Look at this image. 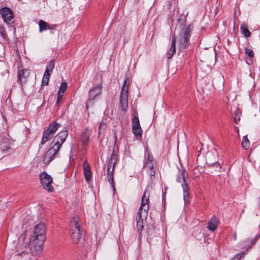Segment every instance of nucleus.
Returning a JSON list of instances; mask_svg holds the SVG:
<instances>
[{
  "instance_id": "obj_1",
  "label": "nucleus",
  "mask_w": 260,
  "mask_h": 260,
  "mask_svg": "<svg viewBox=\"0 0 260 260\" xmlns=\"http://www.w3.org/2000/svg\"><path fill=\"white\" fill-rule=\"evenodd\" d=\"M68 133L66 130L60 132L53 139V145L45 153L44 156V162L45 164H49L54 158L55 155L58 152L62 144L65 141Z\"/></svg>"
},
{
  "instance_id": "obj_2",
  "label": "nucleus",
  "mask_w": 260,
  "mask_h": 260,
  "mask_svg": "<svg viewBox=\"0 0 260 260\" xmlns=\"http://www.w3.org/2000/svg\"><path fill=\"white\" fill-rule=\"evenodd\" d=\"M150 192L146 188L142 198L141 205L136 216L137 228L139 231L143 229L144 221L148 215Z\"/></svg>"
},
{
  "instance_id": "obj_3",
  "label": "nucleus",
  "mask_w": 260,
  "mask_h": 260,
  "mask_svg": "<svg viewBox=\"0 0 260 260\" xmlns=\"http://www.w3.org/2000/svg\"><path fill=\"white\" fill-rule=\"evenodd\" d=\"M46 239V226L43 223L35 225L29 238L30 243L43 244Z\"/></svg>"
},
{
  "instance_id": "obj_4",
  "label": "nucleus",
  "mask_w": 260,
  "mask_h": 260,
  "mask_svg": "<svg viewBox=\"0 0 260 260\" xmlns=\"http://www.w3.org/2000/svg\"><path fill=\"white\" fill-rule=\"evenodd\" d=\"M79 221V217H74L71 220L70 224V232L72 238L75 243L79 242L80 239L82 237Z\"/></svg>"
},
{
  "instance_id": "obj_5",
  "label": "nucleus",
  "mask_w": 260,
  "mask_h": 260,
  "mask_svg": "<svg viewBox=\"0 0 260 260\" xmlns=\"http://www.w3.org/2000/svg\"><path fill=\"white\" fill-rule=\"evenodd\" d=\"M128 82L129 79L128 78H126L123 84V86L122 87L120 102V106L121 109L126 112L128 109Z\"/></svg>"
},
{
  "instance_id": "obj_6",
  "label": "nucleus",
  "mask_w": 260,
  "mask_h": 260,
  "mask_svg": "<svg viewBox=\"0 0 260 260\" xmlns=\"http://www.w3.org/2000/svg\"><path fill=\"white\" fill-rule=\"evenodd\" d=\"M192 29V26L189 24L185 28H184L181 31L178 40V45L180 49L185 48L187 45L190 37V32Z\"/></svg>"
},
{
  "instance_id": "obj_7",
  "label": "nucleus",
  "mask_w": 260,
  "mask_h": 260,
  "mask_svg": "<svg viewBox=\"0 0 260 260\" xmlns=\"http://www.w3.org/2000/svg\"><path fill=\"white\" fill-rule=\"evenodd\" d=\"M117 156L115 154H112L111 157V158L108 162V180L111 184L114 191L115 190V187L114 185V179L113 174L115 168V165L117 161Z\"/></svg>"
},
{
  "instance_id": "obj_8",
  "label": "nucleus",
  "mask_w": 260,
  "mask_h": 260,
  "mask_svg": "<svg viewBox=\"0 0 260 260\" xmlns=\"http://www.w3.org/2000/svg\"><path fill=\"white\" fill-rule=\"evenodd\" d=\"M40 178L41 183L43 188L48 191L49 192H52L54 190V188L52 185V178L48 175L47 173L44 172L40 174Z\"/></svg>"
},
{
  "instance_id": "obj_9",
  "label": "nucleus",
  "mask_w": 260,
  "mask_h": 260,
  "mask_svg": "<svg viewBox=\"0 0 260 260\" xmlns=\"http://www.w3.org/2000/svg\"><path fill=\"white\" fill-rule=\"evenodd\" d=\"M188 173L185 170H182L180 171L178 175L177 181L182 184L183 192L184 197L187 196L188 192Z\"/></svg>"
},
{
  "instance_id": "obj_10",
  "label": "nucleus",
  "mask_w": 260,
  "mask_h": 260,
  "mask_svg": "<svg viewBox=\"0 0 260 260\" xmlns=\"http://www.w3.org/2000/svg\"><path fill=\"white\" fill-rule=\"evenodd\" d=\"M133 133L138 138L142 137V129L140 126V121L138 118V113L135 111L133 113V118L132 119Z\"/></svg>"
},
{
  "instance_id": "obj_11",
  "label": "nucleus",
  "mask_w": 260,
  "mask_h": 260,
  "mask_svg": "<svg viewBox=\"0 0 260 260\" xmlns=\"http://www.w3.org/2000/svg\"><path fill=\"white\" fill-rule=\"evenodd\" d=\"M155 164L156 163L153 159V156L148 154L147 161L145 162L144 167L147 170H149V174L151 176H154L155 174V171L154 170Z\"/></svg>"
},
{
  "instance_id": "obj_12",
  "label": "nucleus",
  "mask_w": 260,
  "mask_h": 260,
  "mask_svg": "<svg viewBox=\"0 0 260 260\" xmlns=\"http://www.w3.org/2000/svg\"><path fill=\"white\" fill-rule=\"evenodd\" d=\"M0 14L4 22L8 23L14 18L13 11L9 8L5 7L1 9Z\"/></svg>"
},
{
  "instance_id": "obj_13",
  "label": "nucleus",
  "mask_w": 260,
  "mask_h": 260,
  "mask_svg": "<svg viewBox=\"0 0 260 260\" xmlns=\"http://www.w3.org/2000/svg\"><path fill=\"white\" fill-rule=\"evenodd\" d=\"M102 88L101 84H98L90 90L88 95L89 101H93L99 97L102 92Z\"/></svg>"
},
{
  "instance_id": "obj_14",
  "label": "nucleus",
  "mask_w": 260,
  "mask_h": 260,
  "mask_svg": "<svg viewBox=\"0 0 260 260\" xmlns=\"http://www.w3.org/2000/svg\"><path fill=\"white\" fill-rule=\"evenodd\" d=\"M92 131L86 128L82 133L81 135V141L83 145H87L90 140V136L91 135Z\"/></svg>"
},
{
  "instance_id": "obj_15",
  "label": "nucleus",
  "mask_w": 260,
  "mask_h": 260,
  "mask_svg": "<svg viewBox=\"0 0 260 260\" xmlns=\"http://www.w3.org/2000/svg\"><path fill=\"white\" fill-rule=\"evenodd\" d=\"M218 223L219 220L215 216H213L209 221L207 228L209 231L214 232L217 229Z\"/></svg>"
},
{
  "instance_id": "obj_16",
  "label": "nucleus",
  "mask_w": 260,
  "mask_h": 260,
  "mask_svg": "<svg viewBox=\"0 0 260 260\" xmlns=\"http://www.w3.org/2000/svg\"><path fill=\"white\" fill-rule=\"evenodd\" d=\"M42 245H28V250L33 255H37L41 253Z\"/></svg>"
},
{
  "instance_id": "obj_17",
  "label": "nucleus",
  "mask_w": 260,
  "mask_h": 260,
  "mask_svg": "<svg viewBox=\"0 0 260 260\" xmlns=\"http://www.w3.org/2000/svg\"><path fill=\"white\" fill-rule=\"evenodd\" d=\"M84 175L86 180L89 182L91 178V169L89 164L85 161L83 164Z\"/></svg>"
},
{
  "instance_id": "obj_18",
  "label": "nucleus",
  "mask_w": 260,
  "mask_h": 260,
  "mask_svg": "<svg viewBox=\"0 0 260 260\" xmlns=\"http://www.w3.org/2000/svg\"><path fill=\"white\" fill-rule=\"evenodd\" d=\"M30 71L28 69L21 70L19 71L18 78L21 83L25 82L29 77Z\"/></svg>"
},
{
  "instance_id": "obj_19",
  "label": "nucleus",
  "mask_w": 260,
  "mask_h": 260,
  "mask_svg": "<svg viewBox=\"0 0 260 260\" xmlns=\"http://www.w3.org/2000/svg\"><path fill=\"white\" fill-rule=\"evenodd\" d=\"M107 127V119H103L100 122L98 128L99 137H101L104 133Z\"/></svg>"
},
{
  "instance_id": "obj_20",
  "label": "nucleus",
  "mask_w": 260,
  "mask_h": 260,
  "mask_svg": "<svg viewBox=\"0 0 260 260\" xmlns=\"http://www.w3.org/2000/svg\"><path fill=\"white\" fill-rule=\"evenodd\" d=\"M175 44H176V37L175 36H174L172 38V42L170 50L167 54V57L168 59L172 58L173 55L176 52Z\"/></svg>"
},
{
  "instance_id": "obj_21",
  "label": "nucleus",
  "mask_w": 260,
  "mask_h": 260,
  "mask_svg": "<svg viewBox=\"0 0 260 260\" xmlns=\"http://www.w3.org/2000/svg\"><path fill=\"white\" fill-rule=\"evenodd\" d=\"M59 127V123L53 122L49 125L47 130L49 132V133H51L53 135Z\"/></svg>"
},
{
  "instance_id": "obj_22",
  "label": "nucleus",
  "mask_w": 260,
  "mask_h": 260,
  "mask_svg": "<svg viewBox=\"0 0 260 260\" xmlns=\"http://www.w3.org/2000/svg\"><path fill=\"white\" fill-rule=\"evenodd\" d=\"M1 149L3 152H7L10 149V141L8 139L4 138L2 140Z\"/></svg>"
},
{
  "instance_id": "obj_23",
  "label": "nucleus",
  "mask_w": 260,
  "mask_h": 260,
  "mask_svg": "<svg viewBox=\"0 0 260 260\" xmlns=\"http://www.w3.org/2000/svg\"><path fill=\"white\" fill-rule=\"evenodd\" d=\"M39 30L40 32L51 29L50 25L43 20L39 21Z\"/></svg>"
},
{
  "instance_id": "obj_24",
  "label": "nucleus",
  "mask_w": 260,
  "mask_h": 260,
  "mask_svg": "<svg viewBox=\"0 0 260 260\" xmlns=\"http://www.w3.org/2000/svg\"><path fill=\"white\" fill-rule=\"evenodd\" d=\"M17 255H21L23 253L28 252V245H18Z\"/></svg>"
},
{
  "instance_id": "obj_25",
  "label": "nucleus",
  "mask_w": 260,
  "mask_h": 260,
  "mask_svg": "<svg viewBox=\"0 0 260 260\" xmlns=\"http://www.w3.org/2000/svg\"><path fill=\"white\" fill-rule=\"evenodd\" d=\"M53 135L49 133V132L46 129L43 133V137L41 141V144H44L48 140L51 139L53 137Z\"/></svg>"
},
{
  "instance_id": "obj_26",
  "label": "nucleus",
  "mask_w": 260,
  "mask_h": 260,
  "mask_svg": "<svg viewBox=\"0 0 260 260\" xmlns=\"http://www.w3.org/2000/svg\"><path fill=\"white\" fill-rule=\"evenodd\" d=\"M53 135L49 133V132L46 129L43 133V137L41 141V144H44L48 140L51 139L53 137Z\"/></svg>"
},
{
  "instance_id": "obj_27",
  "label": "nucleus",
  "mask_w": 260,
  "mask_h": 260,
  "mask_svg": "<svg viewBox=\"0 0 260 260\" xmlns=\"http://www.w3.org/2000/svg\"><path fill=\"white\" fill-rule=\"evenodd\" d=\"M55 66V60L52 59L48 63L45 72L51 74Z\"/></svg>"
},
{
  "instance_id": "obj_28",
  "label": "nucleus",
  "mask_w": 260,
  "mask_h": 260,
  "mask_svg": "<svg viewBox=\"0 0 260 260\" xmlns=\"http://www.w3.org/2000/svg\"><path fill=\"white\" fill-rule=\"evenodd\" d=\"M242 34L246 37H249L251 36V32L248 29V26L245 23L241 24L240 27Z\"/></svg>"
},
{
  "instance_id": "obj_29",
  "label": "nucleus",
  "mask_w": 260,
  "mask_h": 260,
  "mask_svg": "<svg viewBox=\"0 0 260 260\" xmlns=\"http://www.w3.org/2000/svg\"><path fill=\"white\" fill-rule=\"evenodd\" d=\"M50 75V74L47 73V72H45L42 79L43 85H47L48 84Z\"/></svg>"
},
{
  "instance_id": "obj_30",
  "label": "nucleus",
  "mask_w": 260,
  "mask_h": 260,
  "mask_svg": "<svg viewBox=\"0 0 260 260\" xmlns=\"http://www.w3.org/2000/svg\"><path fill=\"white\" fill-rule=\"evenodd\" d=\"M242 147L247 149L249 148L250 145V142L247 137V136H244L243 137L242 142Z\"/></svg>"
},
{
  "instance_id": "obj_31",
  "label": "nucleus",
  "mask_w": 260,
  "mask_h": 260,
  "mask_svg": "<svg viewBox=\"0 0 260 260\" xmlns=\"http://www.w3.org/2000/svg\"><path fill=\"white\" fill-rule=\"evenodd\" d=\"M18 243H25L28 244V243L30 244L29 242V240H27L26 239V234L23 233L21 234V235L18 238Z\"/></svg>"
},
{
  "instance_id": "obj_32",
  "label": "nucleus",
  "mask_w": 260,
  "mask_h": 260,
  "mask_svg": "<svg viewBox=\"0 0 260 260\" xmlns=\"http://www.w3.org/2000/svg\"><path fill=\"white\" fill-rule=\"evenodd\" d=\"M67 88V83L65 82H62L60 86L59 89L58 91V93L63 94Z\"/></svg>"
},
{
  "instance_id": "obj_33",
  "label": "nucleus",
  "mask_w": 260,
  "mask_h": 260,
  "mask_svg": "<svg viewBox=\"0 0 260 260\" xmlns=\"http://www.w3.org/2000/svg\"><path fill=\"white\" fill-rule=\"evenodd\" d=\"M240 112L238 109H237L234 112L235 116L234 118V121L236 123H238V121L240 120Z\"/></svg>"
},
{
  "instance_id": "obj_34",
  "label": "nucleus",
  "mask_w": 260,
  "mask_h": 260,
  "mask_svg": "<svg viewBox=\"0 0 260 260\" xmlns=\"http://www.w3.org/2000/svg\"><path fill=\"white\" fill-rule=\"evenodd\" d=\"M245 53L249 58H253L254 56L253 51L250 48L245 49Z\"/></svg>"
},
{
  "instance_id": "obj_35",
  "label": "nucleus",
  "mask_w": 260,
  "mask_h": 260,
  "mask_svg": "<svg viewBox=\"0 0 260 260\" xmlns=\"http://www.w3.org/2000/svg\"><path fill=\"white\" fill-rule=\"evenodd\" d=\"M244 253L241 252L240 253L236 255L233 259L232 260H240V259L242 257V256L244 255Z\"/></svg>"
},
{
  "instance_id": "obj_36",
  "label": "nucleus",
  "mask_w": 260,
  "mask_h": 260,
  "mask_svg": "<svg viewBox=\"0 0 260 260\" xmlns=\"http://www.w3.org/2000/svg\"><path fill=\"white\" fill-rule=\"evenodd\" d=\"M63 95V94H62V93L59 94V93L58 92V96H57V101H56L57 103H59L61 101Z\"/></svg>"
},
{
  "instance_id": "obj_37",
  "label": "nucleus",
  "mask_w": 260,
  "mask_h": 260,
  "mask_svg": "<svg viewBox=\"0 0 260 260\" xmlns=\"http://www.w3.org/2000/svg\"><path fill=\"white\" fill-rule=\"evenodd\" d=\"M259 235H256L254 239H252L251 241V244H254L256 242V240L259 238Z\"/></svg>"
},
{
  "instance_id": "obj_38",
  "label": "nucleus",
  "mask_w": 260,
  "mask_h": 260,
  "mask_svg": "<svg viewBox=\"0 0 260 260\" xmlns=\"http://www.w3.org/2000/svg\"><path fill=\"white\" fill-rule=\"evenodd\" d=\"M0 32H1V35H2L4 38H5V32L1 31Z\"/></svg>"
}]
</instances>
